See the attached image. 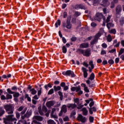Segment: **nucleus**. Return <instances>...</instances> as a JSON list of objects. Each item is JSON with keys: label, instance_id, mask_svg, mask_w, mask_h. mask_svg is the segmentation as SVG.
Segmentation results:
<instances>
[{"label": "nucleus", "instance_id": "1", "mask_svg": "<svg viewBox=\"0 0 124 124\" xmlns=\"http://www.w3.org/2000/svg\"><path fill=\"white\" fill-rule=\"evenodd\" d=\"M77 52L79 55H83L84 57H90L92 55V50L91 48H88L86 49H83L81 48H78L77 49Z\"/></svg>", "mask_w": 124, "mask_h": 124}, {"label": "nucleus", "instance_id": "2", "mask_svg": "<svg viewBox=\"0 0 124 124\" xmlns=\"http://www.w3.org/2000/svg\"><path fill=\"white\" fill-rule=\"evenodd\" d=\"M14 115L13 114H9L6 116V118H4V123H14L15 124H16L17 122V119L16 118H14Z\"/></svg>", "mask_w": 124, "mask_h": 124}, {"label": "nucleus", "instance_id": "3", "mask_svg": "<svg viewBox=\"0 0 124 124\" xmlns=\"http://www.w3.org/2000/svg\"><path fill=\"white\" fill-rule=\"evenodd\" d=\"M71 21V16H70L67 18L66 22H64L62 23V27L63 28H66L68 30H71L72 29V24L70 22Z\"/></svg>", "mask_w": 124, "mask_h": 124}, {"label": "nucleus", "instance_id": "4", "mask_svg": "<svg viewBox=\"0 0 124 124\" xmlns=\"http://www.w3.org/2000/svg\"><path fill=\"white\" fill-rule=\"evenodd\" d=\"M4 108L7 114H12L14 113V107H13L12 105H6L4 106Z\"/></svg>", "mask_w": 124, "mask_h": 124}, {"label": "nucleus", "instance_id": "5", "mask_svg": "<svg viewBox=\"0 0 124 124\" xmlns=\"http://www.w3.org/2000/svg\"><path fill=\"white\" fill-rule=\"evenodd\" d=\"M94 19L98 22H100L102 19H103V21H106V17L103 15L102 13H96Z\"/></svg>", "mask_w": 124, "mask_h": 124}, {"label": "nucleus", "instance_id": "6", "mask_svg": "<svg viewBox=\"0 0 124 124\" xmlns=\"http://www.w3.org/2000/svg\"><path fill=\"white\" fill-rule=\"evenodd\" d=\"M27 108H25L23 110V111H22L20 112V114L21 115V119L22 120H24L25 118H27V119H29V118H30V117H31V112H30L29 111H27ZM26 112H27L26 113Z\"/></svg>", "mask_w": 124, "mask_h": 124}, {"label": "nucleus", "instance_id": "7", "mask_svg": "<svg viewBox=\"0 0 124 124\" xmlns=\"http://www.w3.org/2000/svg\"><path fill=\"white\" fill-rule=\"evenodd\" d=\"M62 74L63 75H64L65 76H71V77L72 78H74L76 76V75H75V74H74V72L70 70H67L66 72H63L62 73Z\"/></svg>", "mask_w": 124, "mask_h": 124}, {"label": "nucleus", "instance_id": "8", "mask_svg": "<svg viewBox=\"0 0 124 124\" xmlns=\"http://www.w3.org/2000/svg\"><path fill=\"white\" fill-rule=\"evenodd\" d=\"M7 92L8 93H10L11 94H13V97L14 98H18L20 96V93L16 92H13L11 91L10 88L7 89Z\"/></svg>", "mask_w": 124, "mask_h": 124}, {"label": "nucleus", "instance_id": "9", "mask_svg": "<svg viewBox=\"0 0 124 124\" xmlns=\"http://www.w3.org/2000/svg\"><path fill=\"white\" fill-rule=\"evenodd\" d=\"M67 112V106L65 105H63L61 108V110L59 114V117L62 116L63 113L65 114Z\"/></svg>", "mask_w": 124, "mask_h": 124}, {"label": "nucleus", "instance_id": "10", "mask_svg": "<svg viewBox=\"0 0 124 124\" xmlns=\"http://www.w3.org/2000/svg\"><path fill=\"white\" fill-rule=\"evenodd\" d=\"M47 111L48 109H47V108L44 105L42 106V110L41 109V108H38V112L41 116H44V113H47Z\"/></svg>", "mask_w": 124, "mask_h": 124}, {"label": "nucleus", "instance_id": "11", "mask_svg": "<svg viewBox=\"0 0 124 124\" xmlns=\"http://www.w3.org/2000/svg\"><path fill=\"white\" fill-rule=\"evenodd\" d=\"M77 120L81 123H86L87 118L83 116L81 114H79L78 116Z\"/></svg>", "mask_w": 124, "mask_h": 124}, {"label": "nucleus", "instance_id": "12", "mask_svg": "<svg viewBox=\"0 0 124 124\" xmlns=\"http://www.w3.org/2000/svg\"><path fill=\"white\" fill-rule=\"evenodd\" d=\"M12 76V75L10 74H8L7 75H3L1 76H0V81L2 82H3V79H8V78H11V77Z\"/></svg>", "mask_w": 124, "mask_h": 124}, {"label": "nucleus", "instance_id": "13", "mask_svg": "<svg viewBox=\"0 0 124 124\" xmlns=\"http://www.w3.org/2000/svg\"><path fill=\"white\" fill-rule=\"evenodd\" d=\"M90 47V45L89 43H83L79 45L80 49H87Z\"/></svg>", "mask_w": 124, "mask_h": 124}, {"label": "nucleus", "instance_id": "14", "mask_svg": "<svg viewBox=\"0 0 124 124\" xmlns=\"http://www.w3.org/2000/svg\"><path fill=\"white\" fill-rule=\"evenodd\" d=\"M123 8H122V5H118L117 6L116 8V15H119L121 12H122V10Z\"/></svg>", "mask_w": 124, "mask_h": 124}, {"label": "nucleus", "instance_id": "15", "mask_svg": "<svg viewBox=\"0 0 124 124\" xmlns=\"http://www.w3.org/2000/svg\"><path fill=\"white\" fill-rule=\"evenodd\" d=\"M89 65L91 66L89 67V72H92L93 69L94 68V65L93 64V61H91L89 62Z\"/></svg>", "mask_w": 124, "mask_h": 124}, {"label": "nucleus", "instance_id": "16", "mask_svg": "<svg viewBox=\"0 0 124 124\" xmlns=\"http://www.w3.org/2000/svg\"><path fill=\"white\" fill-rule=\"evenodd\" d=\"M67 107L70 110H73V109H75L77 107V105L75 104H68L67 105Z\"/></svg>", "mask_w": 124, "mask_h": 124}, {"label": "nucleus", "instance_id": "17", "mask_svg": "<svg viewBox=\"0 0 124 124\" xmlns=\"http://www.w3.org/2000/svg\"><path fill=\"white\" fill-rule=\"evenodd\" d=\"M46 105L48 108H51L52 106L55 105V101H49L46 103Z\"/></svg>", "mask_w": 124, "mask_h": 124}, {"label": "nucleus", "instance_id": "18", "mask_svg": "<svg viewBox=\"0 0 124 124\" xmlns=\"http://www.w3.org/2000/svg\"><path fill=\"white\" fill-rule=\"evenodd\" d=\"M81 70L83 72V77L85 78H87L88 77V70H87V68L82 67Z\"/></svg>", "mask_w": 124, "mask_h": 124}, {"label": "nucleus", "instance_id": "19", "mask_svg": "<svg viewBox=\"0 0 124 124\" xmlns=\"http://www.w3.org/2000/svg\"><path fill=\"white\" fill-rule=\"evenodd\" d=\"M55 111H56V108H53L52 109V111L50 113V116L51 118H53L54 119H58V116L55 114H54Z\"/></svg>", "mask_w": 124, "mask_h": 124}, {"label": "nucleus", "instance_id": "20", "mask_svg": "<svg viewBox=\"0 0 124 124\" xmlns=\"http://www.w3.org/2000/svg\"><path fill=\"white\" fill-rule=\"evenodd\" d=\"M96 107H95L89 108V113L90 115H93V112H96Z\"/></svg>", "mask_w": 124, "mask_h": 124}, {"label": "nucleus", "instance_id": "21", "mask_svg": "<svg viewBox=\"0 0 124 124\" xmlns=\"http://www.w3.org/2000/svg\"><path fill=\"white\" fill-rule=\"evenodd\" d=\"M86 83L89 85V88H94L95 84L94 83H91V81L89 79L86 80Z\"/></svg>", "mask_w": 124, "mask_h": 124}, {"label": "nucleus", "instance_id": "22", "mask_svg": "<svg viewBox=\"0 0 124 124\" xmlns=\"http://www.w3.org/2000/svg\"><path fill=\"white\" fill-rule=\"evenodd\" d=\"M2 93H3V91L1 89H0V95L1 100H6V97L4 95H1L2 94Z\"/></svg>", "mask_w": 124, "mask_h": 124}, {"label": "nucleus", "instance_id": "23", "mask_svg": "<svg viewBox=\"0 0 124 124\" xmlns=\"http://www.w3.org/2000/svg\"><path fill=\"white\" fill-rule=\"evenodd\" d=\"M53 90L55 92H58V91H61V90H62V87L60 86H56L55 85L53 87Z\"/></svg>", "mask_w": 124, "mask_h": 124}, {"label": "nucleus", "instance_id": "24", "mask_svg": "<svg viewBox=\"0 0 124 124\" xmlns=\"http://www.w3.org/2000/svg\"><path fill=\"white\" fill-rule=\"evenodd\" d=\"M107 26V28H108V30H110V29L111 28H113V27H114V24L109 22V23H108L106 25Z\"/></svg>", "mask_w": 124, "mask_h": 124}, {"label": "nucleus", "instance_id": "25", "mask_svg": "<svg viewBox=\"0 0 124 124\" xmlns=\"http://www.w3.org/2000/svg\"><path fill=\"white\" fill-rule=\"evenodd\" d=\"M82 111L83 115L84 116H87L88 115V110H87V108H82Z\"/></svg>", "mask_w": 124, "mask_h": 124}, {"label": "nucleus", "instance_id": "26", "mask_svg": "<svg viewBox=\"0 0 124 124\" xmlns=\"http://www.w3.org/2000/svg\"><path fill=\"white\" fill-rule=\"evenodd\" d=\"M35 119L37 120V121H39V122H42V121H43V117L40 116H35Z\"/></svg>", "mask_w": 124, "mask_h": 124}, {"label": "nucleus", "instance_id": "27", "mask_svg": "<svg viewBox=\"0 0 124 124\" xmlns=\"http://www.w3.org/2000/svg\"><path fill=\"white\" fill-rule=\"evenodd\" d=\"M95 76L94 75V73H92L90 77L88 78V80H91V81H93V80H94V78Z\"/></svg>", "mask_w": 124, "mask_h": 124}, {"label": "nucleus", "instance_id": "28", "mask_svg": "<svg viewBox=\"0 0 124 124\" xmlns=\"http://www.w3.org/2000/svg\"><path fill=\"white\" fill-rule=\"evenodd\" d=\"M44 88L46 91H48V88H52V84H51V83H49L47 84H46L44 86Z\"/></svg>", "mask_w": 124, "mask_h": 124}, {"label": "nucleus", "instance_id": "29", "mask_svg": "<svg viewBox=\"0 0 124 124\" xmlns=\"http://www.w3.org/2000/svg\"><path fill=\"white\" fill-rule=\"evenodd\" d=\"M107 40L108 42H111L112 40V36H111V34H109L108 35L107 37Z\"/></svg>", "mask_w": 124, "mask_h": 124}, {"label": "nucleus", "instance_id": "30", "mask_svg": "<svg viewBox=\"0 0 124 124\" xmlns=\"http://www.w3.org/2000/svg\"><path fill=\"white\" fill-rule=\"evenodd\" d=\"M61 19H58L56 22L55 23V27L56 28H59V26H61Z\"/></svg>", "mask_w": 124, "mask_h": 124}, {"label": "nucleus", "instance_id": "31", "mask_svg": "<svg viewBox=\"0 0 124 124\" xmlns=\"http://www.w3.org/2000/svg\"><path fill=\"white\" fill-rule=\"evenodd\" d=\"M5 113V111L2 107H0V117H1Z\"/></svg>", "mask_w": 124, "mask_h": 124}, {"label": "nucleus", "instance_id": "32", "mask_svg": "<svg viewBox=\"0 0 124 124\" xmlns=\"http://www.w3.org/2000/svg\"><path fill=\"white\" fill-rule=\"evenodd\" d=\"M101 36V33L100 32H99L95 34V35L94 36V38L96 39L97 40H98V39Z\"/></svg>", "mask_w": 124, "mask_h": 124}, {"label": "nucleus", "instance_id": "33", "mask_svg": "<svg viewBox=\"0 0 124 124\" xmlns=\"http://www.w3.org/2000/svg\"><path fill=\"white\" fill-rule=\"evenodd\" d=\"M6 100H9V99H12V95L8 93L6 95Z\"/></svg>", "mask_w": 124, "mask_h": 124}, {"label": "nucleus", "instance_id": "34", "mask_svg": "<svg viewBox=\"0 0 124 124\" xmlns=\"http://www.w3.org/2000/svg\"><path fill=\"white\" fill-rule=\"evenodd\" d=\"M30 92H31V94L34 95V94H36V90L34 88H32L30 90Z\"/></svg>", "mask_w": 124, "mask_h": 124}, {"label": "nucleus", "instance_id": "35", "mask_svg": "<svg viewBox=\"0 0 124 124\" xmlns=\"http://www.w3.org/2000/svg\"><path fill=\"white\" fill-rule=\"evenodd\" d=\"M109 33L116 34L117 33V31H116V29H112L109 31Z\"/></svg>", "mask_w": 124, "mask_h": 124}, {"label": "nucleus", "instance_id": "36", "mask_svg": "<svg viewBox=\"0 0 124 124\" xmlns=\"http://www.w3.org/2000/svg\"><path fill=\"white\" fill-rule=\"evenodd\" d=\"M74 102L75 103H76L77 105H79L80 104V99L78 98H76L74 99Z\"/></svg>", "mask_w": 124, "mask_h": 124}, {"label": "nucleus", "instance_id": "37", "mask_svg": "<svg viewBox=\"0 0 124 124\" xmlns=\"http://www.w3.org/2000/svg\"><path fill=\"white\" fill-rule=\"evenodd\" d=\"M62 52L63 54H66L67 52V48H66V47L64 46L62 47Z\"/></svg>", "mask_w": 124, "mask_h": 124}, {"label": "nucleus", "instance_id": "38", "mask_svg": "<svg viewBox=\"0 0 124 124\" xmlns=\"http://www.w3.org/2000/svg\"><path fill=\"white\" fill-rule=\"evenodd\" d=\"M124 48H121L119 53H118V56H121L124 54Z\"/></svg>", "mask_w": 124, "mask_h": 124}, {"label": "nucleus", "instance_id": "39", "mask_svg": "<svg viewBox=\"0 0 124 124\" xmlns=\"http://www.w3.org/2000/svg\"><path fill=\"white\" fill-rule=\"evenodd\" d=\"M96 42H97V40L94 38V39L91 42V45H94Z\"/></svg>", "mask_w": 124, "mask_h": 124}, {"label": "nucleus", "instance_id": "40", "mask_svg": "<svg viewBox=\"0 0 124 124\" xmlns=\"http://www.w3.org/2000/svg\"><path fill=\"white\" fill-rule=\"evenodd\" d=\"M41 93H42V88L41 87L40 90L38 91V96H40L41 95Z\"/></svg>", "mask_w": 124, "mask_h": 124}, {"label": "nucleus", "instance_id": "41", "mask_svg": "<svg viewBox=\"0 0 124 124\" xmlns=\"http://www.w3.org/2000/svg\"><path fill=\"white\" fill-rule=\"evenodd\" d=\"M47 123L48 124H56V123L55 122V121H54L52 120H49L47 121Z\"/></svg>", "mask_w": 124, "mask_h": 124}, {"label": "nucleus", "instance_id": "42", "mask_svg": "<svg viewBox=\"0 0 124 124\" xmlns=\"http://www.w3.org/2000/svg\"><path fill=\"white\" fill-rule=\"evenodd\" d=\"M93 121H94V118L93 116H90L89 117V121L90 123H93Z\"/></svg>", "mask_w": 124, "mask_h": 124}, {"label": "nucleus", "instance_id": "43", "mask_svg": "<svg viewBox=\"0 0 124 124\" xmlns=\"http://www.w3.org/2000/svg\"><path fill=\"white\" fill-rule=\"evenodd\" d=\"M54 89L52 88V89H50L49 91H48V93H47V94H48V95H50V94H53V93H54Z\"/></svg>", "mask_w": 124, "mask_h": 124}, {"label": "nucleus", "instance_id": "44", "mask_svg": "<svg viewBox=\"0 0 124 124\" xmlns=\"http://www.w3.org/2000/svg\"><path fill=\"white\" fill-rule=\"evenodd\" d=\"M108 62L109 63V64H114V63H115V62H114V60H113L112 59H110L108 61Z\"/></svg>", "mask_w": 124, "mask_h": 124}, {"label": "nucleus", "instance_id": "45", "mask_svg": "<svg viewBox=\"0 0 124 124\" xmlns=\"http://www.w3.org/2000/svg\"><path fill=\"white\" fill-rule=\"evenodd\" d=\"M78 106L77 109H82L84 107V105H81V104L78 105Z\"/></svg>", "mask_w": 124, "mask_h": 124}, {"label": "nucleus", "instance_id": "46", "mask_svg": "<svg viewBox=\"0 0 124 124\" xmlns=\"http://www.w3.org/2000/svg\"><path fill=\"white\" fill-rule=\"evenodd\" d=\"M58 94L60 96L61 100H62V97H63V95H62V92H61V91H59L58 92Z\"/></svg>", "mask_w": 124, "mask_h": 124}, {"label": "nucleus", "instance_id": "47", "mask_svg": "<svg viewBox=\"0 0 124 124\" xmlns=\"http://www.w3.org/2000/svg\"><path fill=\"white\" fill-rule=\"evenodd\" d=\"M80 90H81V86H80V85H78V87H76V93H78V92H79Z\"/></svg>", "mask_w": 124, "mask_h": 124}, {"label": "nucleus", "instance_id": "48", "mask_svg": "<svg viewBox=\"0 0 124 124\" xmlns=\"http://www.w3.org/2000/svg\"><path fill=\"white\" fill-rule=\"evenodd\" d=\"M81 15V13L77 11L75 13V16H76V17H78Z\"/></svg>", "mask_w": 124, "mask_h": 124}, {"label": "nucleus", "instance_id": "49", "mask_svg": "<svg viewBox=\"0 0 124 124\" xmlns=\"http://www.w3.org/2000/svg\"><path fill=\"white\" fill-rule=\"evenodd\" d=\"M16 119H20V113H19L18 111H16Z\"/></svg>", "mask_w": 124, "mask_h": 124}, {"label": "nucleus", "instance_id": "50", "mask_svg": "<svg viewBox=\"0 0 124 124\" xmlns=\"http://www.w3.org/2000/svg\"><path fill=\"white\" fill-rule=\"evenodd\" d=\"M110 19H111V16H110V15H108V16L107 18L106 22L107 23H109L110 22Z\"/></svg>", "mask_w": 124, "mask_h": 124}, {"label": "nucleus", "instance_id": "51", "mask_svg": "<svg viewBox=\"0 0 124 124\" xmlns=\"http://www.w3.org/2000/svg\"><path fill=\"white\" fill-rule=\"evenodd\" d=\"M67 17V12H64L63 13V18L64 19H65Z\"/></svg>", "mask_w": 124, "mask_h": 124}, {"label": "nucleus", "instance_id": "52", "mask_svg": "<svg viewBox=\"0 0 124 124\" xmlns=\"http://www.w3.org/2000/svg\"><path fill=\"white\" fill-rule=\"evenodd\" d=\"M23 109H24V107L23 106H20L17 109V111H18V112H21V111H23Z\"/></svg>", "mask_w": 124, "mask_h": 124}, {"label": "nucleus", "instance_id": "53", "mask_svg": "<svg viewBox=\"0 0 124 124\" xmlns=\"http://www.w3.org/2000/svg\"><path fill=\"white\" fill-rule=\"evenodd\" d=\"M84 91L85 92V93H90V90L87 86L84 88Z\"/></svg>", "mask_w": 124, "mask_h": 124}, {"label": "nucleus", "instance_id": "54", "mask_svg": "<svg viewBox=\"0 0 124 124\" xmlns=\"http://www.w3.org/2000/svg\"><path fill=\"white\" fill-rule=\"evenodd\" d=\"M63 121L64 122H68V121H69V118H68L67 116H66L63 118Z\"/></svg>", "mask_w": 124, "mask_h": 124}, {"label": "nucleus", "instance_id": "55", "mask_svg": "<svg viewBox=\"0 0 124 124\" xmlns=\"http://www.w3.org/2000/svg\"><path fill=\"white\" fill-rule=\"evenodd\" d=\"M71 41L75 42L77 40V38L76 37H72L71 39Z\"/></svg>", "mask_w": 124, "mask_h": 124}, {"label": "nucleus", "instance_id": "56", "mask_svg": "<svg viewBox=\"0 0 124 124\" xmlns=\"http://www.w3.org/2000/svg\"><path fill=\"white\" fill-rule=\"evenodd\" d=\"M120 62V58H116L115 60V63H119Z\"/></svg>", "mask_w": 124, "mask_h": 124}, {"label": "nucleus", "instance_id": "57", "mask_svg": "<svg viewBox=\"0 0 124 124\" xmlns=\"http://www.w3.org/2000/svg\"><path fill=\"white\" fill-rule=\"evenodd\" d=\"M60 86L61 87H62V88H64V87H65V82H61Z\"/></svg>", "mask_w": 124, "mask_h": 124}, {"label": "nucleus", "instance_id": "58", "mask_svg": "<svg viewBox=\"0 0 124 124\" xmlns=\"http://www.w3.org/2000/svg\"><path fill=\"white\" fill-rule=\"evenodd\" d=\"M97 25L96 24V23H95V22H92L91 23V26L93 27V28L96 27Z\"/></svg>", "mask_w": 124, "mask_h": 124}, {"label": "nucleus", "instance_id": "59", "mask_svg": "<svg viewBox=\"0 0 124 124\" xmlns=\"http://www.w3.org/2000/svg\"><path fill=\"white\" fill-rule=\"evenodd\" d=\"M102 2H103V4H105L106 5L107 4V3H108V0H103Z\"/></svg>", "mask_w": 124, "mask_h": 124}, {"label": "nucleus", "instance_id": "60", "mask_svg": "<svg viewBox=\"0 0 124 124\" xmlns=\"http://www.w3.org/2000/svg\"><path fill=\"white\" fill-rule=\"evenodd\" d=\"M85 6L82 4H79V9H85Z\"/></svg>", "mask_w": 124, "mask_h": 124}, {"label": "nucleus", "instance_id": "61", "mask_svg": "<svg viewBox=\"0 0 124 124\" xmlns=\"http://www.w3.org/2000/svg\"><path fill=\"white\" fill-rule=\"evenodd\" d=\"M72 24H76V18H73L72 19Z\"/></svg>", "mask_w": 124, "mask_h": 124}, {"label": "nucleus", "instance_id": "62", "mask_svg": "<svg viewBox=\"0 0 124 124\" xmlns=\"http://www.w3.org/2000/svg\"><path fill=\"white\" fill-rule=\"evenodd\" d=\"M116 52V48H113L110 50L109 51V53H115Z\"/></svg>", "mask_w": 124, "mask_h": 124}, {"label": "nucleus", "instance_id": "63", "mask_svg": "<svg viewBox=\"0 0 124 124\" xmlns=\"http://www.w3.org/2000/svg\"><path fill=\"white\" fill-rule=\"evenodd\" d=\"M101 55H106V51L102 50L101 51Z\"/></svg>", "mask_w": 124, "mask_h": 124}, {"label": "nucleus", "instance_id": "64", "mask_svg": "<svg viewBox=\"0 0 124 124\" xmlns=\"http://www.w3.org/2000/svg\"><path fill=\"white\" fill-rule=\"evenodd\" d=\"M102 47H103V48H107V44H106L105 43L102 44Z\"/></svg>", "mask_w": 124, "mask_h": 124}]
</instances>
